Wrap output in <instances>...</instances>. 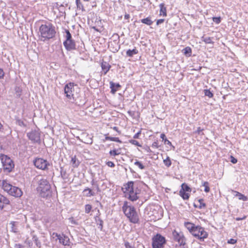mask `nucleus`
<instances>
[{"instance_id":"nucleus-13","label":"nucleus","mask_w":248,"mask_h":248,"mask_svg":"<svg viewBox=\"0 0 248 248\" xmlns=\"http://www.w3.org/2000/svg\"><path fill=\"white\" fill-rule=\"evenodd\" d=\"M63 45L68 51L76 49L75 42L73 39L65 40L63 42Z\"/></svg>"},{"instance_id":"nucleus-23","label":"nucleus","mask_w":248,"mask_h":248,"mask_svg":"<svg viewBox=\"0 0 248 248\" xmlns=\"http://www.w3.org/2000/svg\"><path fill=\"white\" fill-rule=\"evenodd\" d=\"M182 52L186 57H190L192 54V49L189 46L186 47L182 50Z\"/></svg>"},{"instance_id":"nucleus-35","label":"nucleus","mask_w":248,"mask_h":248,"mask_svg":"<svg viewBox=\"0 0 248 248\" xmlns=\"http://www.w3.org/2000/svg\"><path fill=\"white\" fill-rule=\"evenodd\" d=\"M202 40L206 44H213L214 43L212 41V38L210 37H204L203 36L202 37Z\"/></svg>"},{"instance_id":"nucleus-55","label":"nucleus","mask_w":248,"mask_h":248,"mask_svg":"<svg viewBox=\"0 0 248 248\" xmlns=\"http://www.w3.org/2000/svg\"><path fill=\"white\" fill-rule=\"evenodd\" d=\"M246 218V217L244 216L243 217H242V218H241V217H236L235 218V219L237 221H239V220L245 219Z\"/></svg>"},{"instance_id":"nucleus-59","label":"nucleus","mask_w":248,"mask_h":248,"mask_svg":"<svg viewBox=\"0 0 248 248\" xmlns=\"http://www.w3.org/2000/svg\"><path fill=\"white\" fill-rule=\"evenodd\" d=\"M113 129L114 130H115V131H116L117 132H118L119 133H120V132L118 130V127H116V126H114V127H113Z\"/></svg>"},{"instance_id":"nucleus-39","label":"nucleus","mask_w":248,"mask_h":248,"mask_svg":"<svg viewBox=\"0 0 248 248\" xmlns=\"http://www.w3.org/2000/svg\"><path fill=\"white\" fill-rule=\"evenodd\" d=\"M204 95L209 98H212L213 96V93L209 90H204Z\"/></svg>"},{"instance_id":"nucleus-64","label":"nucleus","mask_w":248,"mask_h":248,"mask_svg":"<svg viewBox=\"0 0 248 248\" xmlns=\"http://www.w3.org/2000/svg\"><path fill=\"white\" fill-rule=\"evenodd\" d=\"M146 150H147V151L148 152H151V150L150 148L149 147H148L147 148Z\"/></svg>"},{"instance_id":"nucleus-47","label":"nucleus","mask_w":248,"mask_h":248,"mask_svg":"<svg viewBox=\"0 0 248 248\" xmlns=\"http://www.w3.org/2000/svg\"><path fill=\"white\" fill-rule=\"evenodd\" d=\"M5 75L3 70L0 68V79H3Z\"/></svg>"},{"instance_id":"nucleus-25","label":"nucleus","mask_w":248,"mask_h":248,"mask_svg":"<svg viewBox=\"0 0 248 248\" xmlns=\"http://www.w3.org/2000/svg\"><path fill=\"white\" fill-rule=\"evenodd\" d=\"M86 191H88V192L85 194V196L87 197H90L95 195V193L90 188L86 187L84 189L83 192H86Z\"/></svg>"},{"instance_id":"nucleus-2","label":"nucleus","mask_w":248,"mask_h":248,"mask_svg":"<svg viewBox=\"0 0 248 248\" xmlns=\"http://www.w3.org/2000/svg\"><path fill=\"white\" fill-rule=\"evenodd\" d=\"M39 31L40 36L44 41L52 38L56 33L54 27L50 23L45 25L41 24L39 27Z\"/></svg>"},{"instance_id":"nucleus-10","label":"nucleus","mask_w":248,"mask_h":248,"mask_svg":"<svg viewBox=\"0 0 248 248\" xmlns=\"http://www.w3.org/2000/svg\"><path fill=\"white\" fill-rule=\"evenodd\" d=\"M172 236L173 239L177 241L179 244V246L176 245L177 248H185L186 240L182 233L178 232L176 230H174L172 232Z\"/></svg>"},{"instance_id":"nucleus-38","label":"nucleus","mask_w":248,"mask_h":248,"mask_svg":"<svg viewBox=\"0 0 248 248\" xmlns=\"http://www.w3.org/2000/svg\"><path fill=\"white\" fill-rule=\"evenodd\" d=\"M134 165L138 166L140 169L143 170L145 169V166H144L138 160H136L134 162Z\"/></svg>"},{"instance_id":"nucleus-57","label":"nucleus","mask_w":248,"mask_h":248,"mask_svg":"<svg viewBox=\"0 0 248 248\" xmlns=\"http://www.w3.org/2000/svg\"><path fill=\"white\" fill-rule=\"evenodd\" d=\"M95 187H96V190H97V191L98 192H100V191H101V190H100V188H99V186H98L97 184H96V185H95Z\"/></svg>"},{"instance_id":"nucleus-17","label":"nucleus","mask_w":248,"mask_h":248,"mask_svg":"<svg viewBox=\"0 0 248 248\" xmlns=\"http://www.w3.org/2000/svg\"><path fill=\"white\" fill-rule=\"evenodd\" d=\"M101 68L104 73V75H106L109 70L111 66L107 62H103L101 63Z\"/></svg>"},{"instance_id":"nucleus-40","label":"nucleus","mask_w":248,"mask_h":248,"mask_svg":"<svg viewBox=\"0 0 248 248\" xmlns=\"http://www.w3.org/2000/svg\"><path fill=\"white\" fill-rule=\"evenodd\" d=\"M92 209V206L91 204H86L85 206V212L88 214L90 212Z\"/></svg>"},{"instance_id":"nucleus-41","label":"nucleus","mask_w":248,"mask_h":248,"mask_svg":"<svg viewBox=\"0 0 248 248\" xmlns=\"http://www.w3.org/2000/svg\"><path fill=\"white\" fill-rule=\"evenodd\" d=\"M129 142L133 145H135L139 147H141V145L137 140H129Z\"/></svg>"},{"instance_id":"nucleus-29","label":"nucleus","mask_w":248,"mask_h":248,"mask_svg":"<svg viewBox=\"0 0 248 248\" xmlns=\"http://www.w3.org/2000/svg\"><path fill=\"white\" fill-rule=\"evenodd\" d=\"M120 149H113V150H110L109 152V155L111 156H115L121 154L120 153Z\"/></svg>"},{"instance_id":"nucleus-12","label":"nucleus","mask_w":248,"mask_h":248,"mask_svg":"<svg viewBox=\"0 0 248 248\" xmlns=\"http://www.w3.org/2000/svg\"><path fill=\"white\" fill-rule=\"evenodd\" d=\"M53 235H55L57 237V239L59 240V242L62 244L63 246H69L70 245V240L68 236H66L64 234H59L56 232H53Z\"/></svg>"},{"instance_id":"nucleus-27","label":"nucleus","mask_w":248,"mask_h":248,"mask_svg":"<svg viewBox=\"0 0 248 248\" xmlns=\"http://www.w3.org/2000/svg\"><path fill=\"white\" fill-rule=\"evenodd\" d=\"M179 195L184 200H188L189 198V194L184 190H180Z\"/></svg>"},{"instance_id":"nucleus-7","label":"nucleus","mask_w":248,"mask_h":248,"mask_svg":"<svg viewBox=\"0 0 248 248\" xmlns=\"http://www.w3.org/2000/svg\"><path fill=\"white\" fill-rule=\"evenodd\" d=\"M166 243L165 238L160 234L157 233L152 238L153 248H163Z\"/></svg>"},{"instance_id":"nucleus-31","label":"nucleus","mask_w":248,"mask_h":248,"mask_svg":"<svg viewBox=\"0 0 248 248\" xmlns=\"http://www.w3.org/2000/svg\"><path fill=\"white\" fill-rule=\"evenodd\" d=\"M76 3L78 9H81L82 11H85L83 5L80 0H76Z\"/></svg>"},{"instance_id":"nucleus-53","label":"nucleus","mask_w":248,"mask_h":248,"mask_svg":"<svg viewBox=\"0 0 248 248\" xmlns=\"http://www.w3.org/2000/svg\"><path fill=\"white\" fill-rule=\"evenodd\" d=\"M152 147H154V148H158V142L157 141H155L152 144Z\"/></svg>"},{"instance_id":"nucleus-52","label":"nucleus","mask_w":248,"mask_h":248,"mask_svg":"<svg viewBox=\"0 0 248 248\" xmlns=\"http://www.w3.org/2000/svg\"><path fill=\"white\" fill-rule=\"evenodd\" d=\"M164 19H158L156 21V25H158L162 23H163L164 22Z\"/></svg>"},{"instance_id":"nucleus-42","label":"nucleus","mask_w":248,"mask_h":248,"mask_svg":"<svg viewBox=\"0 0 248 248\" xmlns=\"http://www.w3.org/2000/svg\"><path fill=\"white\" fill-rule=\"evenodd\" d=\"M65 32L66 33L65 38L66 40H69V39H72V35L68 30H65Z\"/></svg>"},{"instance_id":"nucleus-43","label":"nucleus","mask_w":248,"mask_h":248,"mask_svg":"<svg viewBox=\"0 0 248 248\" xmlns=\"http://www.w3.org/2000/svg\"><path fill=\"white\" fill-rule=\"evenodd\" d=\"M12 224V231L14 232H18L17 229L16 228V222H12L11 223Z\"/></svg>"},{"instance_id":"nucleus-16","label":"nucleus","mask_w":248,"mask_h":248,"mask_svg":"<svg viewBox=\"0 0 248 248\" xmlns=\"http://www.w3.org/2000/svg\"><path fill=\"white\" fill-rule=\"evenodd\" d=\"M110 88L111 89V93L112 94L115 93L121 87L119 83H115L112 81L109 82Z\"/></svg>"},{"instance_id":"nucleus-54","label":"nucleus","mask_w":248,"mask_h":248,"mask_svg":"<svg viewBox=\"0 0 248 248\" xmlns=\"http://www.w3.org/2000/svg\"><path fill=\"white\" fill-rule=\"evenodd\" d=\"M140 134V131L138 132V133H136L134 135L133 138L134 139H138Z\"/></svg>"},{"instance_id":"nucleus-60","label":"nucleus","mask_w":248,"mask_h":248,"mask_svg":"<svg viewBox=\"0 0 248 248\" xmlns=\"http://www.w3.org/2000/svg\"><path fill=\"white\" fill-rule=\"evenodd\" d=\"M235 192H236L235 196L238 197L239 198L240 195H241V193H239V192H237V191H235Z\"/></svg>"},{"instance_id":"nucleus-50","label":"nucleus","mask_w":248,"mask_h":248,"mask_svg":"<svg viewBox=\"0 0 248 248\" xmlns=\"http://www.w3.org/2000/svg\"><path fill=\"white\" fill-rule=\"evenodd\" d=\"M203 130V129H202L200 127H198L197 130L195 132L196 134H198L199 135L201 134V132Z\"/></svg>"},{"instance_id":"nucleus-58","label":"nucleus","mask_w":248,"mask_h":248,"mask_svg":"<svg viewBox=\"0 0 248 248\" xmlns=\"http://www.w3.org/2000/svg\"><path fill=\"white\" fill-rule=\"evenodd\" d=\"M129 17H130V16H129V15H128V14H125V15H124V18H125V19H129Z\"/></svg>"},{"instance_id":"nucleus-34","label":"nucleus","mask_w":248,"mask_h":248,"mask_svg":"<svg viewBox=\"0 0 248 248\" xmlns=\"http://www.w3.org/2000/svg\"><path fill=\"white\" fill-rule=\"evenodd\" d=\"M163 162L165 165L167 167H170L171 165V161L169 156H167V158L163 160Z\"/></svg>"},{"instance_id":"nucleus-15","label":"nucleus","mask_w":248,"mask_h":248,"mask_svg":"<svg viewBox=\"0 0 248 248\" xmlns=\"http://www.w3.org/2000/svg\"><path fill=\"white\" fill-rule=\"evenodd\" d=\"M9 200L6 197L0 194V209H3L5 205L9 204Z\"/></svg>"},{"instance_id":"nucleus-5","label":"nucleus","mask_w":248,"mask_h":248,"mask_svg":"<svg viewBox=\"0 0 248 248\" xmlns=\"http://www.w3.org/2000/svg\"><path fill=\"white\" fill-rule=\"evenodd\" d=\"M1 184L2 189L9 195L15 197L22 196L23 193L21 190L18 187L12 186L7 180H3Z\"/></svg>"},{"instance_id":"nucleus-56","label":"nucleus","mask_w":248,"mask_h":248,"mask_svg":"<svg viewBox=\"0 0 248 248\" xmlns=\"http://www.w3.org/2000/svg\"><path fill=\"white\" fill-rule=\"evenodd\" d=\"M15 248H24L20 244H16L15 245Z\"/></svg>"},{"instance_id":"nucleus-37","label":"nucleus","mask_w":248,"mask_h":248,"mask_svg":"<svg viewBox=\"0 0 248 248\" xmlns=\"http://www.w3.org/2000/svg\"><path fill=\"white\" fill-rule=\"evenodd\" d=\"M32 239H33V241H34L36 246L39 248L41 247V243L38 240V238L36 236H33L32 238Z\"/></svg>"},{"instance_id":"nucleus-9","label":"nucleus","mask_w":248,"mask_h":248,"mask_svg":"<svg viewBox=\"0 0 248 248\" xmlns=\"http://www.w3.org/2000/svg\"><path fill=\"white\" fill-rule=\"evenodd\" d=\"M33 163L36 168L43 170H47L48 167L50 166L47 160L43 158L37 157L33 160Z\"/></svg>"},{"instance_id":"nucleus-36","label":"nucleus","mask_w":248,"mask_h":248,"mask_svg":"<svg viewBox=\"0 0 248 248\" xmlns=\"http://www.w3.org/2000/svg\"><path fill=\"white\" fill-rule=\"evenodd\" d=\"M203 199H200L198 200V202L200 203V205L198 206L199 209L204 208L206 207V204L203 202Z\"/></svg>"},{"instance_id":"nucleus-61","label":"nucleus","mask_w":248,"mask_h":248,"mask_svg":"<svg viewBox=\"0 0 248 248\" xmlns=\"http://www.w3.org/2000/svg\"><path fill=\"white\" fill-rule=\"evenodd\" d=\"M235 192H236L235 196L238 197L239 198L240 195H241V193H239V192H237V191H235Z\"/></svg>"},{"instance_id":"nucleus-4","label":"nucleus","mask_w":248,"mask_h":248,"mask_svg":"<svg viewBox=\"0 0 248 248\" xmlns=\"http://www.w3.org/2000/svg\"><path fill=\"white\" fill-rule=\"evenodd\" d=\"M124 186V187L122 188V189L124 193L125 198L132 202L135 201L139 199L137 196V191H134V182L133 181L128 182Z\"/></svg>"},{"instance_id":"nucleus-28","label":"nucleus","mask_w":248,"mask_h":248,"mask_svg":"<svg viewBox=\"0 0 248 248\" xmlns=\"http://www.w3.org/2000/svg\"><path fill=\"white\" fill-rule=\"evenodd\" d=\"M141 22L147 25H151L153 24V21L151 20L150 17H148L147 18L142 19L141 20Z\"/></svg>"},{"instance_id":"nucleus-45","label":"nucleus","mask_w":248,"mask_h":248,"mask_svg":"<svg viewBox=\"0 0 248 248\" xmlns=\"http://www.w3.org/2000/svg\"><path fill=\"white\" fill-rule=\"evenodd\" d=\"M124 246L126 248H135L134 245H132L128 242H125L124 243Z\"/></svg>"},{"instance_id":"nucleus-30","label":"nucleus","mask_w":248,"mask_h":248,"mask_svg":"<svg viewBox=\"0 0 248 248\" xmlns=\"http://www.w3.org/2000/svg\"><path fill=\"white\" fill-rule=\"evenodd\" d=\"M180 190H184V191L185 192H190L191 188L187 184L183 183L181 185V189Z\"/></svg>"},{"instance_id":"nucleus-46","label":"nucleus","mask_w":248,"mask_h":248,"mask_svg":"<svg viewBox=\"0 0 248 248\" xmlns=\"http://www.w3.org/2000/svg\"><path fill=\"white\" fill-rule=\"evenodd\" d=\"M239 200H242L243 201H247L248 200V198L247 196L241 194L239 197Z\"/></svg>"},{"instance_id":"nucleus-44","label":"nucleus","mask_w":248,"mask_h":248,"mask_svg":"<svg viewBox=\"0 0 248 248\" xmlns=\"http://www.w3.org/2000/svg\"><path fill=\"white\" fill-rule=\"evenodd\" d=\"M213 21L217 24H219L221 22L220 17H213Z\"/></svg>"},{"instance_id":"nucleus-11","label":"nucleus","mask_w":248,"mask_h":248,"mask_svg":"<svg viewBox=\"0 0 248 248\" xmlns=\"http://www.w3.org/2000/svg\"><path fill=\"white\" fill-rule=\"evenodd\" d=\"M64 91L67 98L69 99H71L73 96L74 83L69 82L66 84L64 86Z\"/></svg>"},{"instance_id":"nucleus-21","label":"nucleus","mask_w":248,"mask_h":248,"mask_svg":"<svg viewBox=\"0 0 248 248\" xmlns=\"http://www.w3.org/2000/svg\"><path fill=\"white\" fill-rule=\"evenodd\" d=\"M108 134H106L105 136V139L104 140H103L104 141L105 140H110V141H115V142H119V143H122V141L119 139V138H117V137H109L108 136Z\"/></svg>"},{"instance_id":"nucleus-32","label":"nucleus","mask_w":248,"mask_h":248,"mask_svg":"<svg viewBox=\"0 0 248 248\" xmlns=\"http://www.w3.org/2000/svg\"><path fill=\"white\" fill-rule=\"evenodd\" d=\"M202 186H204V191L207 193L210 191V188L209 187V184L208 182H203L202 183Z\"/></svg>"},{"instance_id":"nucleus-63","label":"nucleus","mask_w":248,"mask_h":248,"mask_svg":"<svg viewBox=\"0 0 248 248\" xmlns=\"http://www.w3.org/2000/svg\"><path fill=\"white\" fill-rule=\"evenodd\" d=\"M40 22V21H38V22H36L35 23V27H36L38 25H39Z\"/></svg>"},{"instance_id":"nucleus-33","label":"nucleus","mask_w":248,"mask_h":248,"mask_svg":"<svg viewBox=\"0 0 248 248\" xmlns=\"http://www.w3.org/2000/svg\"><path fill=\"white\" fill-rule=\"evenodd\" d=\"M71 163H72L73 166L75 168L77 167L79 164V162L77 160L76 156L72 158Z\"/></svg>"},{"instance_id":"nucleus-20","label":"nucleus","mask_w":248,"mask_h":248,"mask_svg":"<svg viewBox=\"0 0 248 248\" xmlns=\"http://www.w3.org/2000/svg\"><path fill=\"white\" fill-rule=\"evenodd\" d=\"M160 8V15H163L164 16H167V9L163 3H161L159 5Z\"/></svg>"},{"instance_id":"nucleus-18","label":"nucleus","mask_w":248,"mask_h":248,"mask_svg":"<svg viewBox=\"0 0 248 248\" xmlns=\"http://www.w3.org/2000/svg\"><path fill=\"white\" fill-rule=\"evenodd\" d=\"M60 169V174L61 177L63 180L66 182L68 179L69 174L67 173L66 170H64L63 167H61Z\"/></svg>"},{"instance_id":"nucleus-19","label":"nucleus","mask_w":248,"mask_h":248,"mask_svg":"<svg viewBox=\"0 0 248 248\" xmlns=\"http://www.w3.org/2000/svg\"><path fill=\"white\" fill-rule=\"evenodd\" d=\"M94 219L97 225H99L98 228L102 231L103 227V221L100 218L99 216L96 215Z\"/></svg>"},{"instance_id":"nucleus-1","label":"nucleus","mask_w":248,"mask_h":248,"mask_svg":"<svg viewBox=\"0 0 248 248\" xmlns=\"http://www.w3.org/2000/svg\"><path fill=\"white\" fill-rule=\"evenodd\" d=\"M34 181L38 185L36 190L41 197L46 198L51 196V186L46 179L43 178L41 176H37L34 178Z\"/></svg>"},{"instance_id":"nucleus-26","label":"nucleus","mask_w":248,"mask_h":248,"mask_svg":"<svg viewBox=\"0 0 248 248\" xmlns=\"http://www.w3.org/2000/svg\"><path fill=\"white\" fill-rule=\"evenodd\" d=\"M138 53V50L136 48H134L132 50L128 49L126 52V55L130 57H132L134 55L137 54Z\"/></svg>"},{"instance_id":"nucleus-8","label":"nucleus","mask_w":248,"mask_h":248,"mask_svg":"<svg viewBox=\"0 0 248 248\" xmlns=\"http://www.w3.org/2000/svg\"><path fill=\"white\" fill-rule=\"evenodd\" d=\"M191 234L200 240L202 241L208 236V233L205 231L204 229L200 226H196Z\"/></svg>"},{"instance_id":"nucleus-3","label":"nucleus","mask_w":248,"mask_h":248,"mask_svg":"<svg viewBox=\"0 0 248 248\" xmlns=\"http://www.w3.org/2000/svg\"><path fill=\"white\" fill-rule=\"evenodd\" d=\"M127 203V202H125L122 207L124 214L131 222L135 224L138 223L139 218L135 208L133 206H128Z\"/></svg>"},{"instance_id":"nucleus-51","label":"nucleus","mask_w":248,"mask_h":248,"mask_svg":"<svg viewBox=\"0 0 248 248\" xmlns=\"http://www.w3.org/2000/svg\"><path fill=\"white\" fill-rule=\"evenodd\" d=\"M231 162L233 164H235V163H237V159H236L235 158H234L232 156H231Z\"/></svg>"},{"instance_id":"nucleus-6","label":"nucleus","mask_w":248,"mask_h":248,"mask_svg":"<svg viewBox=\"0 0 248 248\" xmlns=\"http://www.w3.org/2000/svg\"><path fill=\"white\" fill-rule=\"evenodd\" d=\"M0 159L4 170L8 172H12L14 169L15 164L11 158L7 155L0 154Z\"/></svg>"},{"instance_id":"nucleus-49","label":"nucleus","mask_w":248,"mask_h":248,"mask_svg":"<svg viewBox=\"0 0 248 248\" xmlns=\"http://www.w3.org/2000/svg\"><path fill=\"white\" fill-rule=\"evenodd\" d=\"M237 240L232 238H231L228 241V243L231 244H234L236 243Z\"/></svg>"},{"instance_id":"nucleus-22","label":"nucleus","mask_w":248,"mask_h":248,"mask_svg":"<svg viewBox=\"0 0 248 248\" xmlns=\"http://www.w3.org/2000/svg\"><path fill=\"white\" fill-rule=\"evenodd\" d=\"M185 226L189 231L190 233H191L196 226L192 223L187 222L185 223Z\"/></svg>"},{"instance_id":"nucleus-48","label":"nucleus","mask_w":248,"mask_h":248,"mask_svg":"<svg viewBox=\"0 0 248 248\" xmlns=\"http://www.w3.org/2000/svg\"><path fill=\"white\" fill-rule=\"evenodd\" d=\"M106 164L110 167L113 168L115 167L114 163L112 161H108L106 163Z\"/></svg>"},{"instance_id":"nucleus-14","label":"nucleus","mask_w":248,"mask_h":248,"mask_svg":"<svg viewBox=\"0 0 248 248\" xmlns=\"http://www.w3.org/2000/svg\"><path fill=\"white\" fill-rule=\"evenodd\" d=\"M36 143L39 145L41 142L40 133L38 132L35 131L32 132V142Z\"/></svg>"},{"instance_id":"nucleus-62","label":"nucleus","mask_w":248,"mask_h":248,"mask_svg":"<svg viewBox=\"0 0 248 248\" xmlns=\"http://www.w3.org/2000/svg\"><path fill=\"white\" fill-rule=\"evenodd\" d=\"M96 183V182L95 181V180L93 179L92 181H91V184L92 185H96V184H95Z\"/></svg>"},{"instance_id":"nucleus-24","label":"nucleus","mask_w":248,"mask_h":248,"mask_svg":"<svg viewBox=\"0 0 248 248\" xmlns=\"http://www.w3.org/2000/svg\"><path fill=\"white\" fill-rule=\"evenodd\" d=\"M160 138L164 141V144L172 146L173 148H174V146H173L171 142L169 140L166 138L165 134L162 133L160 135Z\"/></svg>"}]
</instances>
